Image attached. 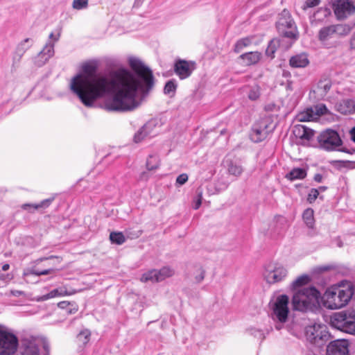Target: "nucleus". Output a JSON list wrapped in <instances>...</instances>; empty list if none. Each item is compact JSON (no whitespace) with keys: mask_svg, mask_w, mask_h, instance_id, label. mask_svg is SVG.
<instances>
[{"mask_svg":"<svg viewBox=\"0 0 355 355\" xmlns=\"http://www.w3.org/2000/svg\"><path fill=\"white\" fill-rule=\"evenodd\" d=\"M128 64L132 72L119 69L109 75L96 73L98 64L92 60L82 65L83 73L74 76L70 89L87 107L110 95L103 103V108L108 112H125L137 108L139 97H145L154 85L152 71L141 60L130 57Z\"/></svg>","mask_w":355,"mask_h":355,"instance_id":"f257e3e1","label":"nucleus"},{"mask_svg":"<svg viewBox=\"0 0 355 355\" xmlns=\"http://www.w3.org/2000/svg\"><path fill=\"white\" fill-rule=\"evenodd\" d=\"M354 293L352 283L328 288L321 297L323 306L328 309H338L346 306Z\"/></svg>","mask_w":355,"mask_h":355,"instance_id":"f03ea898","label":"nucleus"},{"mask_svg":"<svg viewBox=\"0 0 355 355\" xmlns=\"http://www.w3.org/2000/svg\"><path fill=\"white\" fill-rule=\"evenodd\" d=\"M320 292L314 287H306L295 292L292 299L293 308L302 312L313 311L320 304Z\"/></svg>","mask_w":355,"mask_h":355,"instance_id":"7ed1b4c3","label":"nucleus"},{"mask_svg":"<svg viewBox=\"0 0 355 355\" xmlns=\"http://www.w3.org/2000/svg\"><path fill=\"white\" fill-rule=\"evenodd\" d=\"M331 324L343 332L355 334V311H347L334 313L331 317Z\"/></svg>","mask_w":355,"mask_h":355,"instance_id":"20e7f679","label":"nucleus"},{"mask_svg":"<svg viewBox=\"0 0 355 355\" xmlns=\"http://www.w3.org/2000/svg\"><path fill=\"white\" fill-rule=\"evenodd\" d=\"M305 335L307 341L318 347L324 346L330 337L327 327L320 324L306 327Z\"/></svg>","mask_w":355,"mask_h":355,"instance_id":"39448f33","label":"nucleus"},{"mask_svg":"<svg viewBox=\"0 0 355 355\" xmlns=\"http://www.w3.org/2000/svg\"><path fill=\"white\" fill-rule=\"evenodd\" d=\"M276 27L280 35L288 38L297 39V27L290 12L287 10H284L279 14L276 23Z\"/></svg>","mask_w":355,"mask_h":355,"instance_id":"423d86ee","label":"nucleus"},{"mask_svg":"<svg viewBox=\"0 0 355 355\" xmlns=\"http://www.w3.org/2000/svg\"><path fill=\"white\" fill-rule=\"evenodd\" d=\"M287 275V269L279 263L270 262L265 266L263 277L268 284L282 282Z\"/></svg>","mask_w":355,"mask_h":355,"instance_id":"0eeeda50","label":"nucleus"},{"mask_svg":"<svg viewBox=\"0 0 355 355\" xmlns=\"http://www.w3.org/2000/svg\"><path fill=\"white\" fill-rule=\"evenodd\" d=\"M318 141L321 148L334 150L341 146L342 140L335 130L327 129L318 136Z\"/></svg>","mask_w":355,"mask_h":355,"instance_id":"6e6552de","label":"nucleus"},{"mask_svg":"<svg viewBox=\"0 0 355 355\" xmlns=\"http://www.w3.org/2000/svg\"><path fill=\"white\" fill-rule=\"evenodd\" d=\"M18 347V339L12 333L0 331V355H12Z\"/></svg>","mask_w":355,"mask_h":355,"instance_id":"1a4fd4ad","label":"nucleus"},{"mask_svg":"<svg viewBox=\"0 0 355 355\" xmlns=\"http://www.w3.org/2000/svg\"><path fill=\"white\" fill-rule=\"evenodd\" d=\"M289 297L286 295H278L272 306V313L280 322H285L288 319Z\"/></svg>","mask_w":355,"mask_h":355,"instance_id":"9d476101","label":"nucleus"},{"mask_svg":"<svg viewBox=\"0 0 355 355\" xmlns=\"http://www.w3.org/2000/svg\"><path fill=\"white\" fill-rule=\"evenodd\" d=\"M173 275V270L169 267H163L160 270L153 269L144 273L140 278L141 282H159Z\"/></svg>","mask_w":355,"mask_h":355,"instance_id":"9b49d317","label":"nucleus"},{"mask_svg":"<svg viewBox=\"0 0 355 355\" xmlns=\"http://www.w3.org/2000/svg\"><path fill=\"white\" fill-rule=\"evenodd\" d=\"M270 131L268 121L261 119L253 125L250 138L255 143L261 142L267 137Z\"/></svg>","mask_w":355,"mask_h":355,"instance_id":"f8f14e48","label":"nucleus"},{"mask_svg":"<svg viewBox=\"0 0 355 355\" xmlns=\"http://www.w3.org/2000/svg\"><path fill=\"white\" fill-rule=\"evenodd\" d=\"M355 12V6L348 0H338L334 4V13L338 19H344Z\"/></svg>","mask_w":355,"mask_h":355,"instance_id":"ddd939ff","label":"nucleus"},{"mask_svg":"<svg viewBox=\"0 0 355 355\" xmlns=\"http://www.w3.org/2000/svg\"><path fill=\"white\" fill-rule=\"evenodd\" d=\"M327 355H350L349 345L347 340L331 342L327 348Z\"/></svg>","mask_w":355,"mask_h":355,"instance_id":"4468645a","label":"nucleus"},{"mask_svg":"<svg viewBox=\"0 0 355 355\" xmlns=\"http://www.w3.org/2000/svg\"><path fill=\"white\" fill-rule=\"evenodd\" d=\"M41 340L35 337L25 338L22 340V349L20 355H40L39 347Z\"/></svg>","mask_w":355,"mask_h":355,"instance_id":"2eb2a0df","label":"nucleus"},{"mask_svg":"<svg viewBox=\"0 0 355 355\" xmlns=\"http://www.w3.org/2000/svg\"><path fill=\"white\" fill-rule=\"evenodd\" d=\"M195 69V63L184 60H179L174 64V71L180 79H185L191 76Z\"/></svg>","mask_w":355,"mask_h":355,"instance_id":"dca6fc26","label":"nucleus"},{"mask_svg":"<svg viewBox=\"0 0 355 355\" xmlns=\"http://www.w3.org/2000/svg\"><path fill=\"white\" fill-rule=\"evenodd\" d=\"M54 55V44L49 42L46 44L43 49L38 53L35 59V64L37 67L43 66L50 58Z\"/></svg>","mask_w":355,"mask_h":355,"instance_id":"f3484780","label":"nucleus"},{"mask_svg":"<svg viewBox=\"0 0 355 355\" xmlns=\"http://www.w3.org/2000/svg\"><path fill=\"white\" fill-rule=\"evenodd\" d=\"M294 135L302 140V142L309 141L314 135V131L304 125H295L293 128Z\"/></svg>","mask_w":355,"mask_h":355,"instance_id":"a211bd4d","label":"nucleus"},{"mask_svg":"<svg viewBox=\"0 0 355 355\" xmlns=\"http://www.w3.org/2000/svg\"><path fill=\"white\" fill-rule=\"evenodd\" d=\"M336 109L343 114H350L355 112V102L350 98L343 99L336 104Z\"/></svg>","mask_w":355,"mask_h":355,"instance_id":"6ab92c4d","label":"nucleus"},{"mask_svg":"<svg viewBox=\"0 0 355 355\" xmlns=\"http://www.w3.org/2000/svg\"><path fill=\"white\" fill-rule=\"evenodd\" d=\"M76 293L75 290L67 291L65 286H61L58 288L53 289L46 295H43L38 298V301H45L51 298L58 296L71 295Z\"/></svg>","mask_w":355,"mask_h":355,"instance_id":"aec40b11","label":"nucleus"},{"mask_svg":"<svg viewBox=\"0 0 355 355\" xmlns=\"http://www.w3.org/2000/svg\"><path fill=\"white\" fill-rule=\"evenodd\" d=\"M261 54L258 51H250L243 53L239 56L241 64L245 66H250L257 64L261 59Z\"/></svg>","mask_w":355,"mask_h":355,"instance_id":"412c9836","label":"nucleus"},{"mask_svg":"<svg viewBox=\"0 0 355 355\" xmlns=\"http://www.w3.org/2000/svg\"><path fill=\"white\" fill-rule=\"evenodd\" d=\"M309 64L307 55L305 53L297 54L289 60V64L293 68H304Z\"/></svg>","mask_w":355,"mask_h":355,"instance_id":"4be33fe9","label":"nucleus"},{"mask_svg":"<svg viewBox=\"0 0 355 355\" xmlns=\"http://www.w3.org/2000/svg\"><path fill=\"white\" fill-rule=\"evenodd\" d=\"M334 36H336V31L334 24L322 28L318 33V39L320 41H326Z\"/></svg>","mask_w":355,"mask_h":355,"instance_id":"5701e85b","label":"nucleus"},{"mask_svg":"<svg viewBox=\"0 0 355 355\" xmlns=\"http://www.w3.org/2000/svg\"><path fill=\"white\" fill-rule=\"evenodd\" d=\"M331 85L330 80H321L318 82L316 89L314 92L320 97H324L330 90Z\"/></svg>","mask_w":355,"mask_h":355,"instance_id":"b1692460","label":"nucleus"},{"mask_svg":"<svg viewBox=\"0 0 355 355\" xmlns=\"http://www.w3.org/2000/svg\"><path fill=\"white\" fill-rule=\"evenodd\" d=\"M151 125L150 123L144 125L135 135L134 141L139 143L143 141L146 137L150 135Z\"/></svg>","mask_w":355,"mask_h":355,"instance_id":"393cba45","label":"nucleus"},{"mask_svg":"<svg viewBox=\"0 0 355 355\" xmlns=\"http://www.w3.org/2000/svg\"><path fill=\"white\" fill-rule=\"evenodd\" d=\"M306 176V172L304 169L300 168H295L291 170L286 178L290 180H302Z\"/></svg>","mask_w":355,"mask_h":355,"instance_id":"a878e982","label":"nucleus"},{"mask_svg":"<svg viewBox=\"0 0 355 355\" xmlns=\"http://www.w3.org/2000/svg\"><path fill=\"white\" fill-rule=\"evenodd\" d=\"M334 25L336 31L337 37L347 36L350 33L353 28V26L346 24H338Z\"/></svg>","mask_w":355,"mask_h":355,"instance_id":"bb28decb","label":"nucleus"},{"mask_svg":"<svg viewBox=\"0 0 355 355\" xmlns=\"http://www.w3.org/2000/svg\"><path fill=\"white\" fill-rule=\"evenodd\" d=\"M309 282V277L308 275H303L298 277L295 281H293L291 285V288L293 291H297L300 288Z\"/></svg>","mask_w":355,"mask_h":355,"instance_id":"cd10ccee","label":"nucleus"},{"mask_svg":"<svg viewBox=\"0 0 355 355\" xmlns=\"http://www.w3.org/2000/svg\"><path fill=\"white\" fill-rule=\"evenodd\" d=\"M331 15V10L329 8H320L313 15V20L322 21Z\"/></svg>","mask_w":355,"mask_h":355,"instance_id":"c85d7f7f","label":"nucleus"},{"mask_svg":"<svg viewBox=\"0 0 355 355\" xmlns=\"http://www.w3.org/2000/svg\"><path fill=\"white\" fill-rule=\"evenodd\" d=\"M227 171L230 175L239 177L242 174L243 168L239 163L230 162L227 166Z\"/></svg>","mask_w":355,"mask_h":355,"instance_id":"c756f323","label":"nucleus"},{"mask_svg":"<svg viewBox=\"0 0 355 355\" xmlns=\"http://www.w3.org/2000/svg\"><path fill=\"white\" fill-rule=\"evenodd\" d=\"M302 218L309 228H313L314 226V217H313V210L311 208H308L303 212Z\"/></svg>","mask_w":355,"mask_h":355,"instance_id":"7c9ffc66","label":"nucleus"},{"mask_svg":"<svg viewBox=\"0 0 355 355\" xmlns=\"http://www.w3.org/2000/svg\"><path fill=\"white\" fill-rule=\"evenodd\" d=\"M248 333L254 338L262 342L266 338L265 332L256 327H250L247 329Z\"/></svg>","mask_w":355,"mask_h":355,"instance_id":"2f4dec72","label":"nucleus"},{"mask_svg":"<svg viewBox=\"0 0 355 355\" xmlns=\"http://www.w3.org/2000/svg\"><path fill=\"white\" fill-rule=\"evenodd\" d=\"M279 46V41L276 39L270 40L268 47L266 50V54L267 56L273 58L275 57V53L276 52Z\"/></svg>","mask_w":355,"mask_h":355,"instance_id":"473e14b6","label":"nucleus"},{"mask_svg":"<svg viewBox=\"0 0 355 355\" xmlns=\"http://www.w3.org/2000/svg\"><path fill=\"white\" fill-rule=\"evenodd\" d=\"M53 200V198L45 199V200H42L39 204H34V205H32V204H24V205H22V208L24 209H28V208H29V207H33L35 209H37L39 208L47 207L51 203Z\"/></svg>","mask_w":355,"mask_h":355,"instance_id":"72a5a7b5","label":"nucleus"},{"mask_svg":"<svg viewBox=\"0 0 355 355\" xmlns=\"http://www.w3.org/2000/svg\"><path fill=\"white\" fill-rule=\"evenodd\" d=\"M110 239L112 243L117 245H121L125 241V236L122 232H111L110 234Z\"/></svg>","mask_w":355,"mask_h":355,"instance_id":"f704fd0d","label":"nucleus"},{"mask_svg":"<svg viewBox=\"0 0 355 355\" xmlns=\"http://www.w3.org/2000/svg\"><path fill=\"white\" fill-rule=\"evenodd\" d=\"M261 95L260 87L257 85L252 86L248 92V97L251 101L257 100Z\"/></svg>","mask_w":355,"mask_h":355,"instance_id":"c9c22d12","label":"nucleus"},{"mask_svg":"<svg viewBox=\"0 0 355 355\" xmlns=\"http://www.w3.org/2000/svg\"><path fill=\"white\" fill-rule=\"evenodd\" d=\"M159 160L156 155H150L146 162V167L148 170L152 171L158 168Z\"/></svg>","mask_w":355,"mask_h":355,"instance_id":"e433bc0d","label":"nucleus"},{"mask_svg":"<svg viewBox=\"0 0 355 355\" xmlns=\"http://www.w3.org/2000/svg\"><path fill=\"white\" fill-rule=\"evenodd\" d=\"M251 42V39L249 37H245L238 40L234 46V51L236 53L241 52L244 47L248 46Z\"/></svg>","mask_w":355,"mask_h":355,"instance_id":"4c0bfd02","label":"nucleus"},{"mask_svg":"<svg viewBox=\"0 0 355 355\" xmlns=\"http://www.w3.org/2000/svg\"><path fill=\"white\" fill-rule=\"evenodd\" d=\"M313 111L311 109H308L306 112H301L297 114V119L299 121H309L313 119Z\"/></svg>","mask_w":355,"mask_h":355,"instance_id":"58836bf2","label":"nucleus"},{"mask_svg":"<svg viewBox=\"0 0 355 355\" xmlns=\"http://www.w3.org/2000/svg\"><path fill=\"white\" fill-rule=\"evenodd\" d=\"M90 336V331L88 329H84L78 334L77 340L79 343L85 345L89 342Z\"/></svg>","mask_w":355,"mask_h":355,"instance_id":"ea45409f","label":"nucleus"},{"mask_svg":"<svg viewBox=\"0 0 355 355\" xmlns=\"http://www.w3.org/2000/svg\"><path fill=\"white\" fill-rule=\"evenodd\" d=\"M54 271H55V270L53 268L46 269V270H43L41 271L31 269V270H28L26 272H24V276H27L28 275H34L36 276L46 275L51 274Z\"/></svg>","mask_w":355,"mask_h":355,"instance_id":"a19ab883","label":"nucleus"},{"mask_svg":"<svg viewBox=\"0 0 355 355\" xmlns=\"http://www.w3.org/2000/svg\"><path fill=\"white\" fill-rule=\"evenodd\" d=\"M177 88V84L175 80H168L164 88V92L165 94H174Z\"/></svg>","mask_w":355,"mask_h":355,"instance_id":"79ce46f5","label":"nucleus"},{"mask_svg":"<svg viewBox=\"0 0 355 355\" xmlns=\"http://www.w3.org/2000/svg\"><path fill=\"white\" fill-rule=\"evenodd\" d=\"M202 189L199 187L196 190V196L193 200L194 205H193V209H198L201 204H202Z\"/></svg>","mask_w":355,"mask_h":355,"instance_id":"37998d69","label":"nucleus"},{"mask_svg":"<svg viewBox=\"0 0 355 355\" xmlns=\"http://www.w3.org/2000/svg\"><path fill=\"white\" fill-rule=\"evenodd\" d=\"M89 0H73L72 8L75 10H83L88 6Z\"/></svg>","mask_w":355,"mask_h":355,"instance_id":"c03bdc74","label":"nucleus"},{"mask_svg":"<svg viewBox=\"0 0 355 355\" xmlns=\"http://www.w3.org/2000/svg\"><path fill=\"white\" fill-rule=\"evenodd\" d=\"M318 196L319 190L317 189H311L308 195L307 200L310 203H312L317 199Z\"/></svg>","mask_w":355,"mask_h":355,"instance_id":"a18cd8bd","label":"nucleus"},{"mask_svg":"<svg viewBox=\"0 0 355 355\" xmlns=\"http://www.w3.org/2000/svg\"><path fill=\"white\" fill-rule=\"evenodd\" d=\"M315 114L318 116L324 115L328 112V110L325 105L319 104L315 107Z\"/></svg>","mask_w":355,"mask_h":355,"instance_id":"49530a36","label":"nucleus"},{"mask_svg":"<svg viewBox=\"0 0 355 355\" xmlns=\"http://www.w3.org/2000/svg\"><path fill=\"white\" fill-rule=\"evenodd\" d=\"M205 271L200 267L197 269V273L195 276V280L197 283H200L205 278Z\"/></svg>","mask_w":355,"mask_h":355,"instance_id":"de8ad7c7","label":"nucleus"},{"mask_svg":"<svg viewBox=\"0 0 355 355\" xmlns=\"http://www.w3.org/2000/svg\"><path fill=\"white\" fill-rule=\"evenodd\" d=\"M319 3L320 0H306L302 8L304 10H306L308 8H312L318 5Z\"/></svg>","mask_w":355,"mask_h":355,"instance_id":"09e8293b","label":"nucleus"},{"mask_svg":"<svg viewBox=\"0 0 355 355\" xmlns=\"http://www.w3.org/2000/svg\"><path fill=\"white\" fill-rule=\"evenodd\" d=\"M31 40L29 38L25 39L19 46V51H21V54L24 53L30 46V45H26L27 43L30 42Z\"/></svg>","mask_w":355,"mask_h":355,"instance_id":"8fccbe9b","label":"nucleus"},{"mask_svg":"<svg viewBox=\"0 0 355 355\" xmlns=\"http://www.w3.org/2000/svg\"><path fill=\"white\" fill-rule=\"evenodd\" d=\"M188 180V175L186 173L180 174L176 179V183L180 185L185 184Z\"/></svg>","mask_w":355,"mask_h":355,"instance_id":"3c124183","label":"nucleus"},{"mask_svg":"<svg viewBox=\"0 0 355 355\" xmlns=\"http://www.w3.org/2000/svg\"><path fill=\"white\" fill-rule=\"evenodd\" d=\"M78 311V306L76 304V303L73 302L71 303L70 306H69L66 309V312L68 314H73L75 313Z\"/></svg>","mask_w":355,"mask_h":355,"instance_id":"603ef678","label":"nucleus"},{"mask_svg":"<svg viewBox=\"0 0 355 355\" xmlns=\"http://www.w3.org/2000/svg\"><path fill=\"white\" fill-rule=\"evenodd\" d=\"M71 302L68 301H62L58 304V306L62 309L66 310L69 306H70Z\"/></svg>","mask_w":355,"mask_h":355,"instance_id":"864d4df0","label":"nucleus"},{"mask_svg":"<svg viewBox=\"0 0 355 355\" xmlns=\"http://www.w3.org/2000/svg\"><path fill=\"white\" fill-rule=\"evenodd\" d=\"M10 293H11L12 295H13L15 297H19V296L24 295V291H18V290H12V291H10Z\"/></svg>","mask_w":355,"mask_h":355,"instance_id":"5fc2aeb1","label":"nucleus"},{"mask_svg":"<svg viewBox=\"0 0 355 355\" xmlns=\"http://www.w3.org/2000/svg\"><path fill=\"white\" fill-rule=\"evenodd\" d=\"M314 180L317 182H321L322 180V175L320 173H317L314 175Z\"/></svg>","mask_w":355,"mask_h":355,"instance_id":"6e6d98bb","label":"nucleus"},{"mask_svg":"<svg viewBox=\"0 0 355 355\" xmlns=\"http://www.w3.org/2000/svg\"><path fill=\"white\" fill-rule=\"evenodd\" d=\"M349 133L352 140L355 142V126L350 130Z\"/></svg>","mask_w":355,"mask_h":355,"instance_id":"4d7b16f0","label":"nucleus"},{"mask_svg":"<svg viewBox=\"0 0 355 355\" xmlns=\"http://www.w3.org/2000/svg\"><path fill=\"white\" fill-rule=\"evenodd\" d=\"M60 37V34H58V35H55L53 33H51L49 35V39L54 40V41H58Z\"/></svg>","mask_w":355,"mask_h":355,"instance_id":"13d9d810","label":"nucleus"},{"mask_svg":"<svg viewBox=\"0 0 355 355\" xmlns=\"http://www.w3.org/2000/svg\"><path fill=\"white\" fill-rule=\"evenodd\" d=\"M53 258L60 259V258H59V257H58L51 256V257H42V258H40V259H38L36 261H37V263H39V262H42V261H43L47 260V259H53Z\"/></svg>","mask_w":355,"mask_h":355,"instance_id":"bf43d9fd","label":"nucleus"},{"mask_svg":"<svg viewBox=\"0 0 355 355\" xmlns=\"http://www.w3.org/2000/svg\"><path fill=\"white\" fill-rule=\"evenodd\" d=\"M350 47L351 49H355V33L350 40Z\"/></svg>","mask_w":355,"mask_h":355,"instance_id":"052dcab7","label":"nucleus"},{"mask_svg":"<svg viewBox=\"0 0 355 355\" xmlns=\"http://www.w3.org/2000/svg\"><path fill=\"white\" fill-rule=\"evenodd\" d=\"M349 348L350 351L352 350V352H350V355H355V342L352 343V345Z\"/></svg>","mask_w":355,"mask_h":355,"instance_id":"680f3d73","label":"nucleus"},{"mask_svg":"<svg viewBox=\"0 0 355 355\" xmlns=\"http://www.w3.org/2000/svg\"><path fill=\"white\" fill-rule=\"evenodd\" d=\"M40 340H41V342H42V343H41V344H40V345H41L42 344H43L44 349H45L46 352H48V351H49V345H48V344H47L46 343H45V342H43L41 339H40Z\"/></svg>","mask_w":355,"mask_h":355,"instance_id":"e2e57ef3","label":"nucleus"},{"mask_svg":"<svg viewBox=\"0 0 355 355\" xmlns=\"http://www.w3.org/2000/svg\"><path fill=\"white\" fill-rule=\"evenodd\" d=\"M9 268H10V265H9V264H8V263H5V264H4V265H3V266H2V270H3V271H6V270H8Z\"/></svg>","mask_w":355,"mask_h":355,"instance_id":"0e129e2a","label":"nucleus"},{"mask_svg":"<svg viewBox=\"0 0 355 355\" xmlns=\"http://www.w3.org/2000/svg\"><path fill=\"white\" fill-rule=\"evenodd\" d=\"M144 0H135V5L137 6H139L142 3Z\"/></svg>","mask_w":355,"mask_h":355,"instance_id":"69168bd1","label":"nucleus"},{"mask_svg":"<svg viewBox=\"0 0 355 355\" xmlns=\"http://www.w3.org/2000/svg\"><path fill=\"white\" fill-rule=\"evenodd\" d=\"M318 189L319 191H324L327 189V187L321 186Z\"/></svg>","mask_w":355,"mask_h":355,"instance_id":"338daca9","label":"nucleus"}]
</instances>
